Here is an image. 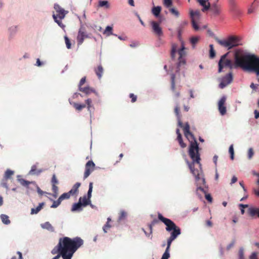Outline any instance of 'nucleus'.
I'll list each match as a JSON object with an SVG mask.
<instances>
[{
  "instance_id": "nucleus-57",
  "label": "nucleus",
  "mask_w": 259,
  "mask_h": 259,
  "mask_svg": "<svg viewBox=\"0 0 259 259\" xmlns=\"http://www.w3.org/2000/svg\"><path fill=\"white\" fill-rule=\"evenodd\" d=\"M85 81H86L85 77H83L80 79L79 83V85H78L79 89H80V88L82 87V86L85 83Z\"/></svg>"
},
{
  "instance_id": "nucleus-24",
  "label": "nucleus",
  "mask_w": 259,
  "mask_h": 259,
  "mask_svg": "<svg viewBox=\"0 0 259 259\" xmlns=\"http://www.w3.org/2000/svg\"><path fill=\"white\" fill-rule=\"evenodd\" d=\"M248 211L251 217L257 215L259 218V208L251 207L248 209Z\"/></svg>"
},
{
  "instance_id": "nucleus-53",
  "label": "nucleus",
  "mask_w": 259,
  "mask_h": 259,
  "mask_svg": "<svg viewBox=\"0 0 259 259\" xmlns=\"http://www.w3.org/2000/svg\"><path fill=\"white\" fill-rule=\"evenodd\" d=\"M239 206L240 207L241 213L242 214L244 213V208H247L248 206L247 204H239Z\"/></svg>"
},
{
  "instance_id": "nucleus-46",
  "label": "nucleus",
  "mask_w": 259,
  "mask_h": 259,
  "mask_svg": "<svg viewBox=\"0 0 259 259\" xmlns=\"http://www.w3.org/2000/svg\"><path fill=\"white\" fill-rule=\"evenodd\" d=\"M64 39L65 41V44L66 47L68 49H70L71 48V44L70 42V39L67 36H64Z\"/></svg>"
},
{
  "instance_id": "nucleus-7",
  "label": "nucleus",
  "mask_w": 259,
  "mask_h": 259,
  "mask_svg": "<svg viewBox=\"0 0 259 259\" xmlns=\"http://www.w3.org/2000/svg\"><path fill=\"white\" fill-rule=\"evenodd\" d=\"M54 8L56 13L55 14H54L53 15L54 20L60 27L62 28H64L65 27V25L62 23L61 20L65 18L66 15L68 13V12L67 11H65L58 4H55Z\"/></svg>"
},
{
  "instance_id": "nucleus-4",
  "label": "nucleus",
  "mask_w": 259,
  "mask_h": 259,
  "mask_svg": "<svg viewBox=\"0 0 259 259\" xmlns=\"http://www.w3.org/2000/svg\"><path fill=\"white\" fill-rule=\"evenodd\" d=\"M158 218L166 226L165 230L170 232V237L167 239V241L172 242L181 234V229L171 220L164 217L161 213H158Z\"/></svg>"
},
{
  "instance_id": "nucleus-23",
  "label": "nucleus",
  "mask_w": 259,
  "mask_h": 259,
  "mask_svg": "<svg viewBox=\"0 0 259 259\" xmlns=\"http://www.w3.org/2000/svg\"><path fill=\"white\" fill-rule=\"evenodd\" d=\"M80 92L85 93L86 95H89L92 93H96V91L93 89L89 87H82L79 89Z\"/></svg>"
},
{
  "instance_id": "nucleus-37",
  "label": "nucleus",
  "mask_w": 259,
  "mask_h": 259,
  "mask_svg": "<svg viewBox=\"0 0 259 259\" xmlns=\"http://www.w3.org/2000/svg\"><path fill=\"white\" fill-rule=\"evenodd\" d=\"M209 57L210 58H213L215 56V52L213 49V46L212 44L209 45Z\"/></svg>"
},
{
  "instance_id": "nucleus-41",
  "label": "nucleus",
  "mask_w": 259,
  "mask_h": 259,
  "mask_svg": "<svg viewBox=\"0 0 259 259\" xmlns=\"http://www.w3.org/2000/svg\"><path fill=\"white\" fill-rule=\"evenodd\" d=\"M175 75L174 74H172L171 76V89L172 92H175Z\"/></svg>"
},
{
  "instance_id": "nucleus-6",
  "label": "nucleus",
  "mask_w": 259,
  "mask_h": 259,
  "mask_svg": "<svg viewBox=\"0 0 259 259\" xmlns=\"http://www.w3.org/2000/svg\"><path fill=\"white\" fill-rule=\"evenodd\" d=\"M216 41L221 46L230 50L241 45L240 39L239 37L234 35L229 36L227 39H220L215 38Z\"/></svg>"
},
{
  "instance_id": "nucleus-52",
  "label": "nucleus",
  "mask_w": 259,
  "mask_h": 259,
  "mask_svg": "<svg viewBox=\"0 0 259 259\" xmlns=\"http://www.w3.org/2000/svg\"><path fill=\"white\" fill-rule=\"evenodd\" d=\"M254 155L253 150L252 148H250L248 151V158L251 159Z\"/></svg>"
},
{
  "instance_id": "nucleus-40",
  "label": "nucleus",
  "mask_w": 259,
  "mask_h": 259,
  "mask_svg": "<svg viewBox=\"0 0 259 259\" xmlns=\"http://www.w3.org/2000/svg\"><path fill=\"white\" fill-rule=\"evenodd\" d=\"M188 24V21H183L179 26L178 28V33L179 35H180L182 31V28L184 27L185 26L187 25Z\"/></svg>"
},
{
  "instance_id": "nucleus-31",
  "label": "nucleus",
  "mask_w": 259,
  "mask_h": 259,
  "mask_svg": "<svg viewBox=\"0 0 259 259\" xmlns=\"http://www.w3.org/2000/svg\"><path fill=\"white\" fill-rule=\"evenodd\" d=\"M113 27L112 26H107L105 30L103 32V34L106 35V36H110L111 35H114L113 32Z\"/></svg>"
},
{
  "instance_id": "nucleus-15",
  "label": "nucleus",
  "mask_w": 259,
  "mask_h": 259,
  "mask_svg": "<svg viewBox=\"0 0 259 259\" xmlns=\"http://www.w3.org/2000/svg\"><path fill=\"white\" fill-rule=\"evenodd\" d=\"M226 98L225 97H223L218 103L219 110L222 115H224L226 113V107L225 106Z\"/></svg>"
},
{
  "instance_id": "nucleus-50",
  "label": "nucleus",
  "mask_w": 259,
  "mask_h": 259,
  "mask_svg": "<svg viewBox=\"0 0 259 259\" xmlns=\"http://www.w3.org/2000/svg\"><path fill=\"white\" fill-rule=\"evenodd\" d=\"M61 203V201L58 198L56 201H53V203L52 205L51 206V208H56Z\"/></svg>"
},
{
  "instance_id": "nucleus-13",
  "label": "nucleus",
  "mask_w": 259,
  "mask_h": 259,
  "mask_svg": "<svg viewBox=\"0 0 259 259\" xmlns=\"http://www.w3.org/2000/svg\"><path fill=\"white\" fill-rule=\"evenodd\" d=\"M88 37V36L86 33L85 28L83 27H81L78 30L77 36L78 45H81L83 43L84 39Z\"/></svg>"
},
{
  "instance_id": "nucleus-64",
  "label": "nucleus",
  "mask_w": 259,
  "mask_h": 259,
  "mask_svg": "<svg viewBox=\"0 0 259 259\" xmlns=\"http://www.w3.org/2000/svg\"><path fill=\"white\" fill-rule=\"evenodd\" d=\"M218 158V156L217 155H214L213 157V162H214L215 165H217Z\"/></svg>"
},
{
  "instance_id": "nucleus-44",
  "label": "nucleus",
  "mask_w": 259,
  "mask_h": 259,
  "mask_svg": "<svg viewBox=\"0 0 259 259\" xmlns=\"http://www.w3.org/2000/svg\"><path fill=\"white\" fill-rule=\"evenodd\" d=\"M51 183H52V188L54 187V186H57V185L59 183V182H58V181L56 177V175L55 174H54L53 175L52 180H51Z\"/></svg>"
},
{
  "instance_id": "nucleus-11",
  "label": "nucleus",
  "mask_w": 259,
  "mask_h": 259,
  "mask_svg": "<svg viewBox=\"0 0 259 259\" xmlns=\"http://www.w3.org/2000/svg\"><path fill=\"white\" fill-rule=\"evenodd\" d=\"M95 164L93 161L90 160L85 164V171L84 173L83 179H87L94 170Z\"/></svg>"
},
{
  "instance_id": "nucleus-55",
  "label": "nucleus",
  "mask_w": 259,
  "mask_h": 259,
  "mask_svg": "<svg viewBox=\"0 0 259 259\" xmlns=\"http://www.w3.org/2000/svg\"><path fill=\"white\" fill-rule=\"evenodd\" d=\"M130 98L131 99V102L134 103L137 101V96L133 93H131L129 95Z\"/></svg>"
},
{
  "instance_id": "nucleus-32",
  "label": "nucleus",
  "mask_w": 259,
  "mask_h": 259,
  "mask_svg": "<svg viewBox=\"0 0 259 259\" xmlns=\"http://www.w3.org/2000/svg\"><path fill=\"white\" fill-rule=\"evenodd\" d=\"M190 14L191 19L193 18L195 20H196L199 17L200 12L198 11H193L191 10L190 11Z\"/></svg>"
},
{
  "instance_id": "nucleus-22",
  "label": "nucleus",
  "mask_w": 259,
  "mask_h": 259,
  "mask_svg": "<svg viewBox=\"0 0 259 259\" xmlns=\"http://www.w3.org/2000/svg\"><path fill=\"white\" fill-rule=\"evenodd\" d=\"M80 183H76L72 187V189L69 191L72 196L75 195L78 192V188L80 186Z\"/></svg>"
},
{
  "instance_id": "nucleus-29",
  "label": "nucleus",
  "mask_w": 259,
  "mask_h": 259,
  "mask_svg": "<svg viewBox=\"0 0 259 259\" xmlns=\"http://www.w3.org/2000/svg\"><path fill=\"white\" fill-rule=\"evenodd\" d=\"M161 11V8L160 6L154 7L152 9V14L156 17L159 16L160 12Z\"/></svg>"
},
{
  "instance_id": "nucleus-12",
  "label": "nucleus",
  "mask_w": 259,
  "mask_h": 259,
  "mask_svg": "<svg viewBox=\"0 0 259 259\" xmlns=\"http://www.w3.org/2000/svg\"><path fill=\"white\" fill-rule=\"evenodd\" d=\"M233 80V75L232 72H230L225 76L222 78V81L219 84L221 89H224L227 85L230 84Z\"/></svg>"
},
{
  "instance_id": "nucleus-9",
  "label": "nucleus",
  "mask_w": 259,
  "mask_h": 259,
  "mask_svg": "<svg viewBox=\"0 0 259 259\" xmlns=\"http://www.w3.org/2000/svg\"><path fill=\"white\" fill-rule=\"evenodd\" d=\"M93 188V183L90 182L89 184V188L87 196L84 195L83 197H80L79 199V201L81 202L83 206H86L87 205L91 203V198L92 196V193Z\"/></svg>"
},
{
  "instance_id": "nucleus-8",
  "label": "nucleus",
  "mask_w": 259,
  "mask_h": 259,
  "mask_svg": "<svg viewBox=\"0 0 259 259\" xmlns=\"http://www.w3.org/2000/svg\"><path fill=\"white\" fill-rule=\"evenodd\" d=\"M73 107L78 111H81L82 109L87 107L88 111L92 114V112L94 111L95 108L92 103V100L90 98H88L85 101V104H79L77 103H73L72 104Z\"/></svg>"
},
{
  "instance_id": "nucleus-58",
  "label": "nucleus",
  "mask_w": 259,
  "mask_h": 259,
  "mask_svg": "<svg viewBox=\"0 0 259 259\" xmlns=\"http://www.w3.org/2000/svg\"><path fill=\"white\" fill-rule=\"evenodd\" d=\"M205 197L206 199L209 202H212V197L211 196L210 194H205Z\"/></svg>"
},
{
  "instance_id": "nucleus-36",
  "label": "nucleus",
  "mask_w": 259,
  "mask_h": 259,
  "mask_svg": "<svg viewBox=\"0 0 259 259\" xmlns=\"http://www.w3.org/2000/svg\"><path fill=\"white\" fill-rule=\"evenodd\" d=\"M180 146L182 148H184L185 147H186V144L183 142V139H182V136H180L179 135V136H177V138Z\"/></svg>"
},
{
  "instance_id": "nucleus-51",
  "label": "nucleus",
  "mask_w": 259,
  "mask_h": 259,
  "mask_svg": "<svg viewBox=\"0 0 259 259\" xmlns=\"http://www.w3.org/2000/svg\"><path fill=\"white\" fill-rule=\"evenodd\" d=\"M126 216V212L123 210H122L119 213V216L118 220L121 221L125 218Z\"/></svg>"
},
{
  "instance_id": "nucleus-27",
  "label": "nucleus",
  "mask_w": 259,
  "mask_h": 259,
  "mask_svg": "<svg viewBox=\"0 0 259 259\" xmlns=\"http://www.w3.org/2000/svg\"><path fill=\"white\" fill-rule=\"evenodd\" d=\"M83 205L81 204V202L78 201V202L74 203L72 206L71 211H75L76 210H81V207Z\"/></svg>"
},
{
  "instance_id": "nucleus-3",
  "label": "nucleus",
  "mask_w": 259,
  "mask_h": 259,
  "mask_svg": "<svg viewBox=\"0 0 259 259\" xmlns=\"http://www.w3.org/2000/svg\"><path fill=\"white\" fill-rule=\"evenodd\" d=\"M184 133L185 136L190 142V144L189 148V155L192 159L191 162L187 160V163L191 170V173L195 177L196 181L200 180V173L201 171L197 169L194 168V163L200 165V155L199 153V147L198 143L194 137L193 134L190 131V125L186 124L184 128Z\"/></svg>"
},
{
  "instance_id": "nucleus-49",
  "label": "nucleus",
  "mask_w": 259,
  "mask_h": 259,
  "mask_svg": "<svg viewBox=\"0 0 259 259\" xmlns=\"http://www.w3.org/2000/svg\"><path fill=\"white\" fill-rule=\"evenodd\" d=\"M19 181L20 184L23 186H28L30 184V182L26 181L23 179H19Z\"/></svg>"
},
{
  "instance_id": "nucleus-5",
  "label": "nucleus",
  "mask_w": 259,
  "mask_h": 259,
  "mask_svg": "<svg viewBox=\"0 0 259 259\" xmlns=\"http://www.w3.org/2000/svg\"><path fill=\"white\" fill-rule=\"evenodd\" d=\"M185 49L186 48L183 43L182 44V46L180 48H178L177 44H173L171 45L170 53L171 58L172 59H175L176 57V53L178 52L179 55V62L178 64V67H180L181 65H184L185 64L186 62L185 57L186 55Z\"/></svg>"
},
{
  "instance_id": "nucleus-48",
  "label": "nucleus",
  "mask_w": 259,
  "mask_h": 259,
  "mask_svg": "<svg viewBox=\"0 0 259 259\" xmlns=\"http://www.w3.org/2000/svg\"><path fill=\"white\" fill-rule=\"evenodd\" d=\"M154 224V221L152 223V224H150L148 225V227H149V230H150V232L149 233H147L144 229H143V231L144 232L145 235L148 236V237H150L152 233V225Z\"/></svg>"
},
{
  "instance_id": "nucleus-39",
  "label": "nucleus",
  "mask_w": 259,
  "mask_h": 259,
  "mask_svg": "<svg viewBox=\"0 0 259 259\" xmlns=\"http://www.w3.org/2000/svg\"><path fill=\"white\" fill-rule=\"evenodd\" d=\"M111 221L110 218H108L106 224L103 226V230L105 233H107V230L111 227V225L109 224V222Z\"/></svg>"
},
{
  "instance_id": "nucleus-14",
  "label": "nucleus",
  "mask_w": 259,
  "mask_h": 259,
  "mask_svg": "<svg viewBox=\"0 0 259 259\" xmlns=\"http://www.w3.org/2000/svg\"><path fill=\"white\" fill-rule=\"evenodd\" d=\"M212 13V15L214 16H219L222 12L221 6L217 3H214L210 5V8L209 9Z\"/></svg>"
},
{
  "instance_id": "nucleus-20",
  "label": "nucleus",
  "mask_w": 259,
  "mask_h": 259,
  "mask_svg": "<svg viewBox=\"0 0 259 259\" xmlns=\"http://www.w3.org/2000/svg\"><path fill=\"white\" fill-rule=\"evenodd\" d=\"M171 243L172 242L167 241V247L162 256L161 259H168L169 257L170 254L169 251Z\"/></svg>"
},
{
  "instance_id": "nucleus-33",
  "label": "nucleus",
  "mask_w": 259,
  "mask_h": 259,
  "mask_svg": "<svg viewBox=\"0 0 259 259\" xmlns=\"http://www.w3.org/2000/svg\"><path fill=\"white\" fill-rule=\"evenodd\" d=\"M1 218L4 224L8 225L10 223V221L9 219V217L7 215L2 214L1 215Z\"/></svg>"
},
{
  "instance_id": "nucleus-47",
  "label": "nucleus",
  "mask_w": 259,
  "mask_h": 259,
  "mask_svg": "<svg viewBox=\"0 0 259 259\" xmlns=\"http://www.w3.org/2000/svg\"><path fill=\"white\" fill-rule=\"evenodd\" d=\"M194 19H191V22L192 24V27L194 28V29L196 31H197L199 30V27L198 24H197L196 21Z\"/></svg>"
},
{
  "instance_id": "nucleus-10",
  "label": "nucleus",
  "mask_w": 259,
  "mask_h": 259,
  "mask_svg": "<svg viewBox=\"0 0 259 259\" xmlns=\"http://www.w3.org/2000/svg\"><path fill=\"white\" fill-rule=\"evenodd\" d=\"M151 25L152 27V31L155 35L158 37L163 36V33L162 28L160 26L159 23L156 21H152L151 22Z\"/></svg>"
},
{
  "instance_id": "nucleus-63",
  "label": "nucleus",
  "mask_w": 259,
  "mask_h": 259,
  "mask_svg": "<svg viewBox=\"0 0 259 259\" xmlns=\"http://www.w3.org/2000/svg\"><path fill=\"white\" fill-rule=\"evenodd\" d=\"M206 224L208 227H211L212 226V223L209 220H207L206 221Z\"/></svg>"
},
{
  "instance_id": "nucleus-16",
  "label": "nucleus",
  "mask_w": 259,
  "mask_h": 259,
  "mask_svg": "<svg viewBox=\"0 0 259 259\" xmlns=\"http://www.w3.org/2000/svg\"><path fill=\"white\" fill-rule=\"evenodd\" d=\"M197 2L203 7L202 9L203 12L209 10L210 8V3L208 0H196Z\"/></svg>"
},
{
  "instance_id": "nucleus-30",
  "label": "nucleus",
  "mask_w": 259,
  "mask_h": 259,
  "mask_svg": "<svg viewBox=\"0 0 259 259\" xmlns=\"http://www.w3.org/2000/svg\"><path fill=\"white\" fill-rule=\"evenodd\" d=\"M99 7H104L106 9L110 8V4L107 1H99L98 3Z\"/></svg>"
},
{
  "instance_id": "nucleus-25",
  "label": "nucleus",
  "mask_w": 259,
  "mask_h": 259,
  "mask_svg": "<svg viewBox=\"0 0 259 259\" xmlns=\"http://www.w3.org/2000/svg\"><path fill=\"white\" fill-rule=\"evenodd\" d=\"M45 203L42 202L40 203L37 206V207L35 208H32L31 209V214H37L42 208V207L44 206Z\"/></svg>"
},
{
  "instance_id": "nucleus-60",
  "label": "nucleus",
  "mask_w": 259,
  "mask_h": 259,
  "mask_svg": "<svg viewBox=\"0 0 259 259\" xmlns=\"http://www.w3.org/2000/svg\"><path fill=\"white\" fill-rule=\"evenodd\" d=\"M1 185L3 187H5V188H6L7 189H8V186L7 184L6 183V181H5L4 179L3 180V182H2Z\"/></svg>"
},
{
  "instance_id": "nucleus-18",
  "label": "nucleus",
  "mask_w": 259,
  "mask_h": 259,
  "mask_svg": "<svg viewBox=\"0 0 259 259\" xmlns=\"http://www.w3.org/2000/svg\"><path fill=\"white\" fill-rule=\"evenodd\" d=\"M180 107L179 106V105L176 106L175 108V113L176 114V115H177V116L178 117V119L179 126L181 127H183V128H184V127L185 126L186 124L187 123L189 124V123L188 122H187V123H185V125L183 126V123L181 121V119H180V116H180Z\"/></svg>"
},
{
  "instance_id": "nucleus-38",
  "label": "nucleus",
  "mask_w": 259,
  "mask_h": 259,
  "mask_svg": "<svg viewBox=\"0 0 259 259\" xmlns=\"http://www.w3.org/2000/svg\"><path fill=\"white\" fill-rule=\"evenodd\" d=\"M169 8V10L172 15H174L176 17H178L179 16V15H180L179 12L176 9H175L174 8H170V7Z\"/></svg>"
},
{
  "instance_id": "nucleus-2",
  "label": "nucleus",
  "mask_w": 259,
  "mask_h": 259,
  "mask_svg": "<svg viewBox=\"0 0 259 259\" xmlns=\"http://www.w3.org/2000/svg\"><path fill=\"white\" fill-rule=\"evenodd\" d=\"M80 237L71 238L68 237L60 238L58 244L52 250L53 254H60L63 259H71L73 254L83 244Z\"/></svg>"
},
{
  "instance_id": "nucleus-26",
  "label": "nucleus",
  "mask_w": 259,
  "mask_h": 259,
  "mask_svg": "<svg viewBox=\"0 0 259 259\" xmlns=\"http://www.w3.org/2000/svg\"><path fill=\"white\" fill-rule=\"evenodd\" d=\"M14 174V171L11 169H7L4 175V179L5 181H7L8 179H11V177Z\"/></svg>"
},
{
  "instance_id": "nucleus-34",
  "label": "nucleus",
  "mask_w": 259,
  "mask_h": 259,
  "mask_svg": "<svg viewBox=\"0 0 259 259\" xmlns=\"http://www.w3.org/2000/svg\"><path fill=\"white\" fill-rule=\"evenodd\" d=\"M72 196L71 193H69V192H68L67 193H64L62 194L59 197V200L62 202L64 199H69L70 196Z\"/></svg>"
},
{
  "instance_id": "nucleus-61",
  "label": "nucleus",
  "mask_w": 259,
  "mask_h": 259,
  "mask_svg": "<svg viewBox=\"0 0 259 259\" xmlns=\"http://www.w3.org/2000/svg\"><path fill=\"white\" fill-rule=\"evenodd\" d=\"M237 181V178L235 176H233L231 180V184H234L236 183Z\"/></svg>"
},
{
  "instance_id": "nucleus-62",
  "label": "nucleus",
  "mask_w": 259,
  "mask_h": 259,
  "mask_svg": "<svg viewBox=\"0 0 259 259\" xmlns=\"http://www.w3.org/2000/svg\"><path fill=\"white\" fill-rule=\"evenodd\" d=\"M254 117L255 119H257L259 118V112H258L256 110H254Z\"/></svg>"
},
{
  "instance_id": "nucleus-35",
  "label": "nucleus",
  "mask_w": 259,
  "mask_h": 259,
  "mask_svg": "<svg viewBox=\"0 0 259 259\" xmlns=\"http://www.w3.org/2000/svg\"><path fill=\"white\" fill-rule=\"evenodd\" d=\"M200 37L199 36H193L190 38V42L192 44L193 48L197 44L199 40Z\"/></svg>"
},
{
  "instance_id": "nucleus-19",
  "label": "nucleus",
  "mask_w": 259,
  "mask_h": 259,
  "mask_svg": "<svg viewBox=\"0 0 259 259\" xmlns=\"http://www.w3.org/2000/svg\"><path fill=\"white\" fill-rule=\"evenodd\" d=\"M41 227L44 229H46L51 232H54L55 229L49 222H46L40 225Z\"/></svg>"
},
{
  "instance_id": "nucleus-54",
  "label": "nucleus",
  "mask_w": 259,
  "mask_h": 259,
  "mask_svg": "<svg viewBox=\"0 0 259 259\" xmlns=\"http://www.w3.org/2000/svg\"><path fill=\"white\" fill-rule=\"evenodd\" d=\"M239 259H244V249L243 248H240L239 250Z\"/></svg>"
},
{
  "instance_id": "nucleus-21",
  "label": "nucleus",
  "mask_w": 259,
  "mask_h": 259,
  "mask_svg": "<svg viewBox=\"0 0 259 259\" xmlns=\"http://www.w3.org/2000/svg\"><path fill=\"white\" fill-rule=\"evenodd\" d=\"M96 74L99 79H101L103 73V68L101 65H99L97 68L94 69Z\"/></svg>"
},
{
  "instance_id": "nucleus-59",
  "label": "nucleus",
  "mask_w": 259,
  "mask_h": 259,
  "mask_svg": "<svg viewBox=\"0 0 259 259\" xmlns=\"http://www.w3.org/2000/svg\"><path fill=\"white\" fill-rule=\"evenodd\" d=\"M37 193H38L39 195H42L44 193H45L46 192H44L43 191H42L40 188L39 187H37Z\"/></svg>"
},
{
  "instance_id": "nucleus-43",
  "label": "nucleus",
  "mask_w": 259,
  "mask_h": 259,
  "mask_svg": "<svg viewBox=\"0 0 259 259\" xmlns=\"http://www.w3.org/2000/svg\"><path fill=\"white\" fill-rule=\"evenodd\" d=\"M229 152L230 154V158L231 160H233L234 159V151L233 148V145H231L229 147Z\"/></svg>"
},
{
  "instance_id": "nucleus-1",
  "label": "nucleus",
  "mask_w": 259,
  "mask_h": 259,
  "mask_svg": "<svg viewBox=\"0 0 259 259\" xmlns=\"http://www.w3.org/2000/svg\"><path fill=\"white\" fill-rule=\"evenodd\" d=\"M228 53L223 55L219 62V72H221L224 67L230 69L240 67L244 71L254 72L259 75V58L243 51H238L235 54V65L226 59Z\"/></svg>"
},
{
  "instance_id": "nucleus-45",
  "label": "nucleus",
  "mask_w": 259,
  "mask_h": 259,
  "mask_svg": "<svg viewBox=\"0 0 259 259\" xmlns=\"http://www.w3.org/2000/svg\"><path fill=\"white\" fill-rule=\"evenodd\" d=\"M52 191L53 192L52 195L54 198H57L58 195V187L55 186L52 188Z\"/></svg>"
},
{
  "instance_id": "nucleus-28",
  "label": "nucleus",
  "mask_w": 259,
  "mask_h": 259,
  "mask_svg": "<svg viewBox=\"0 0 259 259\" xmlns=\"http://www.w3.org/2000/svg\"><path fill=\"white\" fill-rule=\"evenodd\" d=\"M42 172V170H37V167L36 165H33L31 167V170H30L29 174L31 175H39Z\"/></svg>"
},
{
  "instance_id": "nucleus-17",
  "label": "nucleus",
  "mask_w": 259,
  "mask_h": 259,
  "mask_svg": "<svg viewBox=\"0 0 259 259\" xmlns=\"http://www.w3.org/2000/svg\"><path fill=\"white\" fill-rule=\"evenodd\" d=\"M229 6L230 10L235 14L239 13V10L238 9L237 4L235 0H229Z\"/></svg>"
},
{
  "instance_id": "nucleus-56",
  "label": "nucleus",
  "mask_w": 259,
  "mask_h": 259,
  "mask_svg": "<svg viewBox=\"0 0 259 259\" xmlns=\"http://www.w3.org/2000/svg\"><path fill=\"white\" fill-rule=\"evenodd\" d=\"M258 253L256 252H253L249 257V259H258L257 257Z\"/></svg>"
},
{
  "instance_id": "nucleus-42",
  "label": "nucleus",
  "mask_w": 259,
  "mask_h": 259,
  "mask_svg": "<svg viewBox=\"0 0 259 259\" xmlns=\"http://www.w3.org/2000/svg\"><path fill=\"white\" fill-rule=\"evenodd\" d=\"M163 5L167 8L171 7L172 4V0H163Z\"/></svg>"
}]
</instances>
